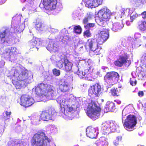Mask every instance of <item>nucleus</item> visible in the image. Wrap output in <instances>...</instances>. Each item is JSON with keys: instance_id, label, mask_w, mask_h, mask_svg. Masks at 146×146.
<instances>
[{"instance_id": "10", "label": "nucleus", "mask_w": 146, "mask_h": 146, "mask_svg": "<svg viewBox=\"0 0 146 146\" xmlns=\"http://www.w3.org/2000/svg\"><path fill=\"white\" fill-rule=\"evenodd\" d=\"M101 109L94 102L88 104L86 108L87 115L93 120L98 118L100 115Z\"/></svg>"}, {"instance_id": "1", "label": "nucleus", "mask_w": 146, "mask_h": 146, "mask_svg": "<svg viewBox=\"0 0 146 146\" xmlns=\"http://www.w3.org/2000/svg\"><path fill=\"white\" fill-rule=\"evenodd\" d=\"M17 53L16 48L13 47L10 49H6L2 56L5 59L16 63L15 66L13 67L11 70L6 71V72L7 77L12 80L16 88H19L26 84L31 82L33 76L31 71H28L19 64Z\"/></svg>"}, {"instance_id": "33", "label": "nucleus", "mask_w": 146, "mask_h": 146, "mask_svg": "<svg viewBox=\"0 0 146 146\" xmlns=\"http://www.w3.org/2000/svg\"><path fill=\"white\" fill-rule=\"evenodd\" d=\"M66 58L65 55L63 54H62L61 55L60 59H58V62H56L57 63V66L59 68L61 69L63 67V65H64V61H65Z\"/></svg>"}, {"instance_id": "49", "label": "nucleus", "mask_w": 146, "mask_h": 146, "mask_svg": "<svg viewBox=\"0 0 146 146\" xmlns=\"http://www.w3.org/2000/svg\"><path fill=\"white\" fill-rule=\"evenodd\" d=\"M112 95L113 96H117L118 91L117 89L115 88H112L111 90Z\"/></svg>"}, {"instance_id": "54", "label": "nucleus", "mask_w": 146, "mask_h": 146, "mask_svg": "<svg viewBox=\"0 0 146 146\" xmlns=\"http://www.w3.org/2000/svg\"><path fill=\"white\" fill-rule=\"evenodd\" d=\"M5 62L3 60L0 61V74L2 72V68L4 66Z\"/></svg>"}, {"instance_id": "30", "label": "nucleus", "mask_w": 146, "mask_h": 146, "mask_svg": "<svg viewBox=\"0 0 146 146\" xmlns=\"http://www.w3.org/2000/svg\"><path fill=\"white\" fill-rule=\"evenodd\" d=\"M116 108L114 104L112 102H108L106 105L105 109L107 112L109 111L114 112Z\"/></svg>"}, {"instance_id": "25", "label": "nucleus", "mask_w": 146, "mask_h": 146, "mask_svg": "<svg viewBox=\"0 0 146 146\" xmlns=\"http://www.w3.org/2000/svg\"><path fill=\"white\" fill-rule=\"evenodd\" d=\"M33 23L35 26L36 29L38 31L40 32L44 30V24L42 23L40 20L39 18H37L34 20Z\"/></svg>"}, {"instance_id": "56", "label": "nucleus", "mask_w": 146, "mask_h": 146, "mask_svg": "<svg viewBox=\"0 0 146 146\" xmlns=\"http://www.w3.org/2000/svg\"><path fill=\"white\" fill-rule=\"evenodd\" d=\"M84 36L89 37L90 36L91 34L90 33V31L89 30H87L84 32Z\"/></svg>"}, {"instance_id": "6", "label": "nucleus", "mask_w": 146, "mask_h": 146, "mask_svg": "<svg viewBox=\"0 0 146 146\" xmlns=\"http://www.w3.org/2000/svg\"><path fill=\"white\" fill-rule=\"evenodd\" d=\"M39 6L41 8H44L46 9L47 13L50 14L49 11H53L52 14L56 15L61 11L62 8V3L57 2V0H42Z\"/></svg>"}, {"instance_id": "17", "label": "nucleus", "mask_w": 146, "mask_h": 146, "mask_svg": "<svg viewBox=\"0 0 146 146\" xmlns=\"http://www.w3.org/2000/svg\"><path fill=\"white\" fill-rule=\"evenodd\" d=\"M102 88L99 84L91 86L88 90V95L91 98L99 97L101 93Z\"/></svg>"}, {"instance_id": "24", "label": "nucleus", "mask_w": 146, "mask_h": 146, "mask_svg": "<svg viewBox=\"0 0 146 146\" xmlns=\"http://www.w3.org/2000/svg\"><path fill=\"white\" fill-rule=\"evenodd\" d=\"M99 40L98 38L97 40L96 39H89L86 43L85 47L86 48L87 47H88L90 50V51L92 49L93 50L97 46L98 44H101L98 42Z\"/></svg>"}, {"instance_id": "38", "label": "nucleus", "mask_w": 146, "mask_h": 146, "mask_svg": "<svg viewBox=\"0 0 146 146\" xmlns=\"http://www.w3.org/2000/svg\"><path fill=\"white\" fill-rule=\"evenodd\" d=\"M127 9H129L130 11L132 9V8H121L120 11L121 14L120 15H119V17L121 18L125 16L126 15H129L130 13L131 12H127Z\"/></svg>"}, {"instance_id": "64", "label": "nucleus", "mask_w": 146, "mask_h": 146, "mask_svg": "<svg viewBox=\"0 0 146 146\" xmlns=\"http://www.w3.org/2000/svg\"><path fill=\"white\" fill-rule=\"evenodd\" d=\"M49 146H56L55 144H54L53 143H52L50 144V145Z\"/></svg>"}, {"instance_id": "46", "label": "nucleus", "mask_w": 146, "mask_h": 146, "mask_svg": "<svg viewBox=\"0 0 146 146\" xmlns=\"http://www.w3.org/2000/svg\"><path fill=\"white\" fill-rule=\"evenodd\" d=\"M50 129L52 133L55 134L57 132V129L56 127L54 125H52L50 126Z\"/></svg>"}, {"instance_id": "20", "label": "nucleus", "mask_w": 146, "mask_h": 146, "mask_svg": "<svg viewBox=\"0 0 146 146\" xmlns=\"http://www.w3.org/2000/svg\"><path fill=\"white\" fill-rule=\"evenodd\" d=\"M68 32V31L65 28L62 29L60 32L59 35L55 38L56 41H60L66 44L68 41L71 39V37L67 35Z\"/></svg>"}, {"instance_id": "41", "label": "nucleus", "mask_w": 146, "mask_h": 146, "mask_svg": "<svg viewBox=\"0 0 146 146\" xmlns=\"http://www.w3.org/2000/svg\"><path fill=\"white\" fill-rule=\"evenodd\" d=\"M63 54L62 53L59 54L57 56L54 55H52L50 58V60L53 63H55L57 62L58 60L59 59H60L61 55Z\"/></svg>"}, {"instance_id": "47", "label": "nucleus", "mask_w": 146, "mask_h": 146, "mask_svg": "<svg viewBox=\"0 0 146 146\" xmlns=\"http://www.w3.org/2000/svg\"><path fill=\"white\" fill-rule=\"evenodd\" d=\"M53 74L55 76H58L60 75V71L59 70L56 68H54L52 70Z\"/></svg>"}, {"instance_id": "63", "label": "nucleus", "mask_w": 146, "mask_h": 146, "mask_svg": "<svg viewBox=\"0 0 146 146\" xmlns=\"http://www.w3.org/2000/svg\"><path fill=\"white\" fill-rule=\"evenodd\" d=\"M97 74L100 77L101 76H102V75L100 74V72H97Z\"/></svg>"}, {"instance_id": "55", "label": "nucleus", "mask_w": 146, "mask_h": 146, "mask_svg": "<svg viewBox=\"0 0 146 146\" xmlns=\"http://www.w3.org/2000/svg\"><path fill=\"white\" fill-rule=\"evenodd\" d=\"M93 13L92 12L88 13L85 16L88 19L90 20L91 19L93 16Z\"/></svg>"}, {"instance_id": "26", "label": "nucleus", "mask_w": 146, "mask_h": 146, "mask_svg": "<svg viewBox=\"0 0 146 146\" xmlns=\"http://www.w3.org/2000/svg\"><path fill=\"white\" fill-rule=\"evenodd\" d=\"M68 83L65 81L61 82L59 84V90L62 92H66L69 90Z\"/></svg>"}, {"instance_id": "57", "label": "nucleus", "mask_w": 146, "mask_h": 146, "mask_svg": "<svg viewBox=\"0 0 146 146\" xmlns=\"http://www.w3.org/2000/svg\"><path fill=\"white\" fill-rule=\"evenodd\" d=\"M140 15L143 19H146V11L143 12Z\"/></svg>"}, {"instance_id": "3", "label": "nucleus", "mask_w": 146, "mask_h": 146, "mask_svg": "<svg viewBox=\"0 0 146 146\" xmlns=\"http://www.w3.org/2000/svg\"><path fill=\"white\" fill-rule=\"evenodd\" d=\"M31 48H34L37 50L38 46H46V49L50 52H56L59 50V46L54 40L48 38L46 41H43L40 38H33L29 42Z\"/></svg>"}, {"instance_id": "8", "label": "nucleus", "mask_w": 146, "mask_h": 146, "mask_svg": "<svg viewBox=\"0 0 146 146\" xmlns=\"http://www.w3.org/2000/svg\"><path fill=\"white\" fill-rule=\"evenodd\" d=\"M21 15L17 14L12 19L11 30L14 29L13 33H21L24 30L25 26V23L27 21L26 19H23Z\"/></svg>"}, {"instance_id": "14", "label": "nucleus", "mask_w": 146, "mask_h": 146, "mask_svg": "<svg viewBox=\"0 0 146 146\" xmlns=\"http://www.w3.org/2000/svg\"><path fill=\"white\" fill-rule=\"evenodd\" d=\"M119 75L118 73L114 72H108L104 76V80L108 85L107 86V88H110L111 86L118 81Z\"/></svg>"}, {"instance_id": "58", "label": "nucleus", "mask_w": 146, "mask_h": 146, "mask_svg": "<svg viewBox=\"0 0 146 146\" xmlns=\"http://www.w3.org/2000/svg\"><path fill=\"white\" fill-rule=\"evenodd\" d=\"M141 35L140 33H136L134 35V37L135 39L141 37Z\"/></svg>"}, {"instance_id": "37", "label": "nucleus", "mask_w": 146, "mask_h": 146, "mask_svg": "<svg viewBox=\"0 0 146 146\" xmlns=\"http://www.w3.org/2000/svg\"><path fill=\"white\" fill-rule=\"evenodd\" d=\"M72 28L73 29L74 32L77 34H80L82 32V29L80 25H73L72 26L69 27V29L71 28V29H72Z\"/></svg>"}, {"instance_id": "60", "label": "nucleus", "mask_w": 146, "mask_h": 146, "mask_svg": "<svg viewBox=\"0 0 146 146\" xmlns=\"http://www.w3.org/2000/svg\"><path fill=\"white\" fill-rule=\"evenodd\" d=\"M90 20L87 18L86 17H85L83 20V23L84 24H86Z\"/></svg>"}, {"instance_id": "15", "label": "nucleus", "mask_w": 146, "mask_h": 146, "mask_svg": "<svg viewBox=\"0 0 146 146\" xmlns=\"http://www.w3.org/2000/svg\"><path fill=\"white\" fill-rule=\"evenodd\" d=\"M123 48H120L119 49V48L115 50H112L110 52V55H112L113 56H119V57L123 59H125V61H126L128 58H129V56L132 57V54L129 52H127V50L125 48H127V47H124L122 45Z\"/></svg>"}, {"instance_id": "35", "label": "nucleus", "mask_w": 146, "mask_h": 146, "mask_svg": "<svg viewBox=\"0 0 146 146\" xmlns=\"http://www.w3.org/2000/svg\"><path fill=\"white\" fill-rule=\"evenodd\" d=\"M41 120L40 116L34 115L31 117V123L33 125L39 124L40 123Z\"/></svg>"}, {"instance_id": "36", "label": "nucleus", "mask_w": 146, "mask_h": 146, "mask_svg": "<svg viewBox=\"0 0 146 146\" xmlns=\"http://www.w3.org/2000/svg\"><path fill=\"white\" fill-rule=\"evenodd\" d=\"M34 4L33 0H28L25 7H24L22 8L23 11H24L25 9L28 10H31L32 7H33Z\"/></svg>"}, {"instance_id": "18", "label": "nucleus", "mask_w": 146, "mask_h": 146, "mask_svg": "<svg viewBox=\"0 0 146 146\" xmlns=\"http://www.w3.org/2000/svg\"><path fill=\"white\" fill-rule=\"evenodd\" d=\"M56 114V113L54 109L51 108L48 110L42 111L40 116L42 120L48 121L51 119L52 117Z\"/></svg>"}, {"instance_id": "28", "label": "nucleus", "mask_w": 146, "mask_h": 146, "mask_svg": "<svg viewBox=\"0 0 146 146\" xmlns=\"http://www.w3.org/2000/svg\"><path fill=\"white\" fill-rule=\"evenodd\" d=\"M133 108L132 105L129 104L126 106L123 110L122 113V120L123 123L124 119L125 118L126 115L131 112Z\"/></svg>"}, {"instance_id": "53", "label": "nucleus", "mask_w": 146, "mask_h": 146, "mask_svg": "<svg viewBox=\"0 0 146 146\" xmlns=\"http://www.w3.org/2000/svg\"><path fill=\"white\" fill-rule=\"evenodd\" d=\"M95 26V24L93 23H88L86 25H84V27L86 29L93 28Z\"/></svg>"}, {"instance_id": "48", "label": "nucleus", "mask_w": 146, "mask_h": 146, "mask_svg": "<svg viewBox=\"0 0 146 146\" xmlns=\"http://www.w3.org/2000/svg\"><path fill=\"white\" fill-rule=\"evenodd\" d=\"M48 31L50 33L54 34L58 33V29L51 28L48 29Z\"/></svg>"}, {"instance_id": "32", "label": "nucleus", "mask_w": 146, "mask_h": 146, "mask_svg": "<svg viewBox=\"0 0 146 146\" xmlns=\"http://www.w3.org/2000/svg\"><path fill=\"white\" fill-rule=\"evenodd\" d=\"M135 8H132V9L130 11L129 9H127V12H131L129 15H130V20L131 21H133L135 19L138 17L140 16V15H138L135 12Z\"/></svg>"}, {"instance_id": "22", "label": "nucleus", "mask_w": 146, "mask_h": 146, "mask_svg": "<svg viewBox=\"0 0 146 146\" xmlns=\"http://www.w3.org/2000/svg\"><path fill=\"white\" fill-rule=\"evenodd\" d=\"M99 129L98 127H88L86 128V136L91 138H96L99 134Z\"/></svg>"}, {"instance_id": "19", "label": "nucleus", "mask_w": 146, "mask_h": 146, "mask_svg": "<svg viewBox=\"0 0 146 146\" xmlns=\"http://www.w3.org/2000/svg\"><path fill=\"white\" fill-rule=\"evenodd\" d=\"M103 27L100 29L99 30L100 33H99V35L100 36L98 39H99L98 40V43L100 44L105 42L109 38V30L108 29H107Z\"/></svg>"}, {"instance_id": "50", "label": "nucleus", "mask_w": 146, "mask_h": 146, "mask_svg": "<svg viewBox=\"0 0 146 146\" xmlns=\"http://www.w3.org/2000/svg\"><path fill=\"white\" fill-rule=\"evenodd\" d=\"M79 12L77 11H75L73 12L72 14V17L74 19H76L79 16Z\"/></svg>"}, {"instance_id": "31", "label": "nucleus", "mask_w": 146, "mask_h": 146, "mask_svg": "<svg viewBox=\"0 0 146 146\" xmlns=\"http://www.w3.org/2000/svg\"><path fill=\"white\" fill-rule=\"evenodd\" d=\"M124 27V25L122 23L116 22L112 24L111 30L114 32H117L122 29Z\"/></svg>"}, {"instance_id": "44", "label": "nucleus", "mask_w": 146, "mask_h": 146, "mask_svg": "<svg viewBox=\"0 0 146 146\" xmlns=\"http://www.w3.org/2000/svg\"><path fill=\"white\" fill-rule=\"evenodd\" d=\"M139 26L140 30L144 31L146 30V21H141Z\"/></svg>"}, {"instance_id": "27", "label": "nucleus", "mask_w": 146, "mask_h": 146, "mask_svg": "<svg viewBox=\"0 0 146 146\" xmlns=\"http://www.w3.org/2000/svg\"><path fill=\"white\" fill-rule=\"evenodd\" d=\"M96 146H106L108 145V139L104 137H101L96 142Z\"/></svg>"}, {"instance_id": "13", "label": "nucleus", "mask_w": 146, "mask_h": 146, "mask_svg": "<svg viewBox=\"0 0 146 146\" xmlns=\"http://www.w3.org/2000/svg\"><path fill=\"white\" fill-rule=\"evenodd\" d=\"M123 120V126L127 131H131L134 129V127L137 123V118L134 115H129Z\"/></svg>"}, {"instance_id": "16", "label": "nucleus", "mask_w": 146, "mask_h": 146, "mask_svg": "<svg viewBox=\"0 0 146 146\" xmlns=\"http://www.w3.org/2000/svg\"><path fill=\"white\" fill-rule=\"evenodd\" d=\"M13 32H10L9 28L3 27L0 30V38L2 42L4 43H7L9 41L12 40L11 35Z\"/></svg>"}, {"instance_id": "29", "label": "nucleus", "mask_w": 146, "mask_h": 146, "mask_svg": "<svg viewBox=\"0 0 146 146\" xmlns=\"http://www.w3.org/2000/svg\"><path fill=\"white\" fill-rule=\"evenodd\" d=\"M22 141L20 140L15 139L10 141L8 142V146H22L25 145V143H23Z\"/></svg>"}, {"instance_id": "34", "label": "nucleus", "mask_w": 146, "mask_h": 146, "mask_svg": "<svg viewBox=\"0 0 146 146\" xmlns=\"http://www.w3.org/2000/svg\"><path fill=\"white\" fill-rule=\"evenodd\" d=\"M64 67L63 69L66 71H69L72 69V63L68 60L66 59L64 63Z\"/></svg>"}, {"instance_id": "2", "label": "nucleus", "mask_w": 146, "mask_h": 146, "mask_svg": "<svg viewBox=\"0 0 146 146\" xmlns=\"http://www.w3.org/2000/svg\"><path fill=\"white\" fill-rule=\"evenodd\" d=\"M78 98L72 95H61L56 99L57 102L60 106L59 115L66 120L72 119L75 117V114L79 113Z\"/></svg>"}, {"instance_id": "12", "label": "nucleus", "mask_w": 146, "mask_h": 146, "mask_svg": "<svg viewBox=\"0 0 146 146\" xmlns=\"http://www.w3.org/2000/svg\"><path fill=\"white\" fill-rule=\"evenodd\" d=\"M102 125V133L106 135L110 132H114L119 127L118 125L114 121H107L103 123Z\"/></svg>"}, {"instance_id": "21", "label": "nucleus", "mask_w": 146, "mask_h": 146, "mask_svg": "<svg viewBox=\"0 0 146 146\" xmlns=\"http://www.w3.org/2000/svg\"><path fill=\"white\" fill-rule=\"evenodd\" d=\"M20 104L25 108L32 105L34 102L33 99L27 95H23L20 99Z\"/></svg>"}, {"instance_id": "45", "label": "nucleus", "mask_w": 146, "mask_h": 146, "mask_svg": "<svg viewBox=\"0 0 146 146\" xmlns=\"http://www.w3.org/2000/svg\"><path fill=\"white\" fill-rule=\"evenodd\" d=\"M11 114V112L6 111L5 113H3V118L6 121L10 118V115Z\"/></svg>"}, {"instance_id": "4", "label": "nucleus", "mask_w": 146, "mask_h": 146, "mask_svg": "<svg viewBox=\"0 0 146 146\" xmlns=\"http://www.w3.org/2000/svg\"><path fill=\"white\" fill-rule=\"evenodd\" d=\"M86 61L85 59L80 60L78 64L74 66L73 71L75 74L78 75L80 78H82L88 80L93 81L94 78L92 77V69L91 68L92 65H90L89 61L87 62L89 68L85 70L84 71H82L86 64Z\"/></svg>"}, {"instance_id": "42", "label": "nucleus", "mask_w": 146, "mask_h": 146, "mask_svg": "<svg viewBox=\"0 0 146 146\" xmlns=\"http://www.w3.org/2000/svg\"><path fill=\"white\" fill-rule=\"evenodd\" d=\"M65 80H66V82L68 81L69 82H71L73 80V76L71 74L68 72L64 76Z\"/></svg>"}, {"instance_id": "7", "label": "nucleus", "mask_w": 146, "mask_h": 146, "mask_svg": "<svg viewBox=\"0 0 146 146\" xmlns=\"http://www.w3.org/2000/svg\"><path fill=\"white\" fill-rule=\"evenodd\" d=\"M50 141L44 131H38L33 136L31 140L32 146H47Z\"/></svg>"}, {"instance_id": "23", "label": "nucleus", "mask_w": 146, "mask_h": 146, "mask_svg": "<svg viewBox=\"0 0 146 146\" xmlns=\"http://www.w3.org/2000/svg\"><path fill=\"white\" fill-rule=\"evenodd\" d=\"M103 0H83L82 4L89 8L96 7L101 4Z\"/></svg>"}, {"instance_id": "39", "label": "nucleus", "mask_w": 146, "mask_h": 146, "mask_svg": "<svg viewBox=\"0 0 146 146\" xmlns=\"http://www.w3.org/2000/svg\"><path fill=\"white\" fill-rule=\"evenodd\" d=\"M124 59L119 57L118 60L115 62L114 64L115 65L119 67L121 66L124 63L126 62V61H125V59L124 58Z\"/></svg>"}, {"instance_id": "40", "label": "nucleus", "mask_w": 146, "mask_h": 146, "mask_svg": "<svg viewBox=\"0 0 146 146\" xmlns=\"http://www.w3.org/2000/svg\"><path fill=\"white\" fill-rule=\"evenodd\" d=\"M98 44L96 48L93 50H91L90 53H93L94 54L97 55L100 54V50L102 48Z\"/></svg>"}, {"instance_id": "62", "label": "nucleus", "mask_w": 146, "mask_h": 146, "mask_svg": "<svg viewBox=\"0 0 146 146\" xmlns=\"http://www.w3.org/2000/svg\"><path fill=\"white\" fill-rule=\"evenodd\" d=\"M7 0H0V5L4 3Z\"/></svg>"}, {"instance_id": "43", "label": "nucleus", "mask_w": 146, "mask_h": 146, "mask_svg": "<svg viewBox=\"0 0 146 146\" xmlns=\"http://www.w3.org/2000/svg\"><path fill=\"white\" fill-rule=\"evenodd\" d=\"M122 139V136L120 135L117 137L116 139L113 141V144L115 146H118L119 144V143Z\"/></svg>"}, {"instance_id": "59", "label": "nucleus", "mask_w": 146, "mask_h": 146, "mask_svg": "<svg viewBox=\"0 0 146 146\" xmlns=\"http://www.w3.org/2000/svg\"><path fill=\"white\" fill-rule=\"evenodd\" d=\"M144 93L143 91H139L138 93V95L140 97H141L144 96Z\"/></svg>"}, {"instance_id": "11", "label": "nucleus", "mask_w": 146, "mask_h": 146, "mask_svg": "<svg viewBox=\"0 0 146 146\" xmlns=\"http://www.w3.org/2000/svg\"><path fill=\"white\" fill-rule=\"evenodd\" d=\"M121 45L127 47V51L131 52L133 48L138 47L141 44L139 40L137 41V39H134L130 37H128L127 39H123Z\"/></svg>"}, {"instance_id": "51", "label": "nucleus", "mask_w": 146, "mask_h": 146, "mask_svg": "<svg viewBox=\"0 0 146 146\" xmlns=\"http://www.w3.org/2000/svg\"><path fill=\"white\" fill-rule=\"evenodd\" d=\"M135 3H138V5H140V4H145L146 3V0H134Z\"/></svg>"}, {"instance_id": "61", "label": "nucleus", "mask_w": 146, "mask_h": 146, "mask_svg": "<svg viewBox=\"0 0 146 146\" xmlns=\"http://www.w3.org/2000/svg\"><path fill=\"white\" fill-rule=\"evenodd\" d=\"M133 21H131V20H130V21H126V24L127 26H129L131 24V23H132Z\"/></svg>"}, {"instance_id": "5", "label": "nucleus", "mask_w": 146, "mask_h": 146, "mask_svg": "<svg viewBox=\"0 0 146 146\" xmlns=\"http://www.w3.org/2000/svg\"><path fill=\"white\" fill-rule=\"evenodd\" d=\"M54 88L49 84L43 83L39 84L32 91H35L36 94L38 96L46 97L48 100H54L57 96V93L54 90Z\"/></svg>"}, {"instance_id": "52", "label": "nucleus", "mask_w": 146, "mask_h": 146, "mask_svg": "<svg viewBox=\"0 0 146 146\" xmlns=\"http://www.w3.org/2000/svg\"><path fill=\"white\" fill-rule=\"evenodd\" d=\"M130 83L131 85L133 86H135L137 83V81L134 78H131L130 80Z\"/></svg>"}, {"instance_id": "9", "label": "nucleus", "mask_w": 146, "mask_h": 146, "mask_svg": "<svg viewBox=\"0 0 146 146\" xmlns=\"http://www.w3.org/2000/svg\"><path fill=\"white\" fill-rule=\"evenodd\" d=\"M111 15V13L109 9L106 8L102 9L98 13V18L96 19V21L98 25L105 27L107 24Z\"/></svg>"}]
</instances>
